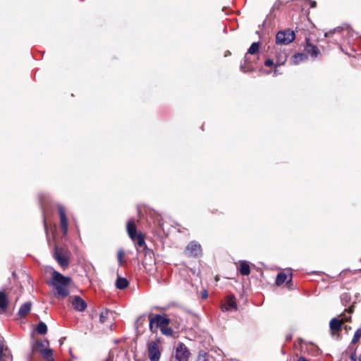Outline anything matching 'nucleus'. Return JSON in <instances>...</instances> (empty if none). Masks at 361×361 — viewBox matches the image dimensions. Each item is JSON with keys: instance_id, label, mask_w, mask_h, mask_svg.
I'll return each instance as SVG.
<instances>
[{"instance_id": "nucleus-1", "label": "nucleus", "mask_w": 361, "mask_h": 361, "mask_svg": "<svg viewBox=\"0 0 361 361\" xmlns=\"http://www.w3.org/2000/svg\"><path fill=\"white\" fill-rule=\"evenodd\" d=\"M71 281L72 280L70 277L64 276L59 272L54 271L52 272V281L49 283V285L53 286L56 288V294L58 297L64 298L69 294L68 286Z\"/></svg>"}, {"instance_id": "nucleus-2", "label": "nucleus", "mask_w": 361, "mask_h": 361, "mask_svg": "<svg viewBox=\"0 0 361 361\" xmlns=\"http://www.w3.org/2000/svg\"><path fill=\"white\" fill-rule=\"evenodd\" d=\"M170 319L166 317L157 314L149 318V329L153 333L159 328L162 334L170 336H172L173 331L169 326Z\"/></svg>"}, {"instance_id": "nucleus-3", "label": "nucleus", "mask_w": 361, "mask_h": 361, "mask_svg": "<svg viewBox=\"0 0 361 361\" xmlns=\"http://www.w3.org/2000/svg\"><path fill=\"white\" fill-rule=\"evenodd\" d=\"M295 37L293 31L289 30L279 31L276 36V42L278 44L286 45L292 42Z\"/></svg>"}, {"instance_id": "nucleus-4", "label": "nucleus", "mask_w": 361, "mask_h": 361, "mask_svg": "<svg viewBox=\"0 0 361 361\" xmlns=\"http://www.w3.org/2000/svg\"><path fill=\"white\" fill-rule=\"evenodd\" d=\"M175 357L178 361H188L190 353L184 344L178 343L176 349Z\"/></svg>"}, {"instance_id": "nucleus-5", "label": "nucleus", "mask_w": 361, "mask_h": 361, "mask_svg": "<svg viewBox=\"0 0 361 361\" xmlns=\"http://www.w3.org/2000/svg\"><path fill=\"white\" fill-rule=\"evenodd\" d=\"M159 344L156 341L150 342L148 345V355L151 361H158L160 358Z\"/></svg>"}, {"instance_id": "nucleus-6", "label": "nucleus", "mask_w": 361, "mask_h": 361, "mask_svg": "<svg viewBox=\"0 0 361 361\" xmlns=\"http://www.w3.org/2000/svg\"><path fill=\"white\" fill-rule=\"evenodd\" d=\"M201 252L202 249L200 245L195 242L189 243L185 250V255L189 257H197Z\"/></svg>"}, {"instance_id": "nucleus-7", "label": "nucleus", "mask_w": 361, "mask_h": 361, "mask_svg": "<svg viewBox=\"0 0 361 361\" xmlns=\"http://www.w3.org/2000/svg\"><path fill=\"white\" fill-rule=\"evenodd\" d=\"M70 300L73 308L77 311L82 312L87 308L86 302L79 296H72Z\"/></svg>"}, {"instance_id": "nucleus-8", "label": "nucleus", "mask_w": 361, "mask_h": 361, "mask_svg": "<svg viewBox=\"0 0 361 361\" xmlns=\"http://www.w3.org/2000/svg\"><path fill=\"white\" fill-rule=\"evenodd\" d=\"M54 257L62 267H66L68 264L67 257L63 255L62 249L56 247Z\"/></svg>"}, {"instance_id": "nucleus-9", "label": "nucleus", "mask_w": 361, "mask_h": 361, "mask_svg": "<svg viewBox=\"0 0 361 361\" xmlns=\"http://www.w3.org/2000/svg\"><path fill=\"white\" fill-rule=\"evenodd\" d=\"M223 311H235L237 310V304L233 295L227 297L226 302L221 305Z\"/></svg>"}, {"instance_id": "nucleus-10", "label": "nucleus", "mask_w": 361, "mask_h": 361, "mask_svg": "<svg viewBox=\"0 0 361 361\" xmlns=\"http://www.w3.org/2000/svg\"><path fill=\"white\" fill-rule=\"evenodd\" d=\"M8 306V294L5 290H0V314H4L7 311Z\"/></svg>"}, {"instance_id": "nucleus-11", "label": "nucleus", "mask_w": 361, "mask_h": 361, "mask_svg": "<svg viewBox=\"0 0 361 361\" xmlns=\"http://www.w3.org/2000/svg\"><path fill=\"white\" fill-rule=\"evenodd\" d=\"M59 212L60 215L61 226L62 228L63 234L66 235L68 231V220L66 218V212L62 206L59 207Z\"/></svg>"}, {"instance_id": "nucleus-12", "label": "nucleus", "mask_w": 361, "mask_h": 361, "mask_svg": "<svg viewBox=\"0 0 361 361\" xmlns=\"http://www.w3.org/2000/svg\"><path fill=\"white\" fill-rule=\"evenodd\" d=\"M344 320L348 321V318L342 317L341 319L338 318H333L329 323L330 329L334 331H339Z\"/></svg>"}, {"instance_id": "nucleus-13", "label": "nucleus", "mask_w": 361, "mask_h": 361, "mask_svg": "<svg viewBox=\"0 0 361 361\" xmlns=\"http://www.w3.org/2000/svg\"><path fill=\"white\" fill-rule=\"evenodd\" d=\"M287 54L285 51H280L277 52L276 56L275 66L278 67L283 65L287 60Z\"/></svg>"}, {"instance_id": "nucleus-14", "label": "nucleus", "mask_w": 361, "mask_h": 361, "mask_svg": "<svg viewBox=\"0 0 361 361\" xmlns=\"http://www.w3.org/2000/svg\"><path fill=\"white\" fill-rule=\"evenodd\" d=\"M305 50L309 54H310L313 57H317L320 54L319 49L316 46L310 44L308 39L307 40Z\"/></svg>"}, {"instance_id": "nucleus-15", "label": "nucleus", "mask_w": 361, "mask_h": 361, "mask_svg": "<svg viewBox=\"0 0 361 361\" xmlns=\"http://www.w3.org/2000/svg\"><path fill=\"white\" fill-rule=\"evenodd\" d=\"M32 303L30 302H26L23 303L18 311V314L21 317H25L31 310Z\"/></svg>"}, {"instance_id": "nucleus-16", "label": "nucleus", "mask_w": 361, "mask_h": 361, "mask_svg": "<svg viewBox=\"0 0 361 361\" xmlns=\"http://www.w3.org/2000/svg\"><path fill=\"white\" fill-rule=\"evenodd\" d=\"M259 47H260L259 42H253L251 44V46L250 47L247 54H245V61L249 60V57H248L249 55H254L256 53H257L259 49Z\"/></svg>"}, {"instance_id": "nucleus-17", "label": "nucleus", "mask_w": 361, "mask_h": 361, "mask_svg": "<svg viewBox=\"0 0 361 361\" xmlns=\"http://www.w3.org/2000/svg\"><path fill=\"white\" fill-rule=\"evenodd\" d=\"M240 273L243 276H247L250 274L249 263L247 261H240Z\"/></svg>"}, {"instance_id": "nucleus-18", "label": "nucleus", "mask_w": 361, "mask_h": 361, "mask_svg": "<svg viewBox=\"0 0 361 361\" xmlns=\"http://www.w3.org/2000/svg\"><path fill=\"white\" fill-rule=\"evenodd\" d=\"M127 232L131 239H134L136 233V227L133 221H128L127 223Z\"/></svg>"}, {"instance_id": "nucleus-19", "label": "nucleus", "mask_w": 361, "mask_h": 361, "mask_svg": "<svg viewBox=\"0 0 361 361\" xmlns=\"http://www.w3.org/2000/svg\"><path fill=\"white\" fill-rule=\"evenodd\" d=\"M0 361H12V358L6 352H4V343L0 341Z\"/></svg>"}, {"instance_id": "nucleus-20", "label": "nucleus", "mask_w": 361, "mask_h": 361, "mask_svg": "<svg viewBox=\"0 0 361 361\" xmlns=\"http://www.w3.org/2000/svg\"><path fill=\"white\" fill-rule=\"evenodd\" d=\"M113 315V312L108 310H102L99 314V322L101 323L106 322L108 319L110 317V316Z\"/></svg>"}, {"instance_id": "nucleus-21", "label": "nucleus", "mask_w": 361, "mask_h": 361, "mask_svg": "<svg viewBox=\"0 0 361 361\" xmlns=\"http://www.w3.org/2000/svg\"><path fill=\"white\" fill-rule=\"evenodd\" d=\"M306 59V56L304 54H296L291 59V63L293 64H298L300 62L303 61Z\"/></svg>"}, {"instance_id": "nucleus-22", "label": "nucleus", "mask_w": 361, "mask_h": 361, "mask_svg": "<svg viewBox=\"0 0 361 361\" xmlns=\"http://www.w3.org/2000/svg\"><path fill=\"white\" fill-rule=\"evenodd\" d=\"M40 353L47 361H54L52 356L53 351L51 348H49L47 349L43 350V351Z\"/></svg>"}, {"instance_id": "nucleus-23", "label": "nucleus", "mask_w": 361, "mask_h": 361, "mask_svg": "<svg viewBox=\"0 0 361 361\" xmlns=\"http://www.w3.org/2000/svg\"><path fill=\"white\" fill-rule=\"evenodd\" d=\"M49 343L47 340L37 341L36 349L39 352H42L43 350L49 348Z\"/></svg>"}, {"instance_id": "nucleus-24", "label": "nucleus", "mask_w": 361, "mask_h": 361, "mask_svg": "<svg viewBox=\"0 0 361 361\" xmlns=\"http://www.w3.org/2000/svg\"><path fill=\"white\" fill-rule=\"evenodd\" d=\"M128 285V281L125 278H118L116 281V286L118 289H124Z\"/></svg>"}, {"instance_id": "nucleus-25", "label": "nucleus", "mask_w": 361, "mask_h": 361, "mask_svg": "<svg viewBox=\"0 0 361 361\" xmlns=\"http://www.w3.org/2000/svg\"><path fill=\"white\" fill-rule=\"evenodd\" d=\"M131 240H133L134 242H136V243L137 244V245L139 247H144L146 245L144 237L142 236V235L141 233H138V234L135 235V238L131 239Z\"/></svg>"}, {"instance_id": "nucleus-26", "label": "nucleus", "mask_w": 361, "mask_h": 361, "mask_svg": "<svg viewBox=\"0 0 361 361\" xmlns=\"http://www.w3.org/2000/svg\"><path fill=\"white\" fill-rule=\"evenodd\" d=\"M131 240H133L134 242H136V243L137 244V245L139 247H144L146 245L144 237L142 236V235L141 233H138V234L135 235V238L131 239Z\"/></svg>"}, {"instance_id": "nucleus-27", "label": "nucleus", "mask_w": 361, "mask_h": 361, "mask_svg": "<svg viewBox=\"0 0 361 361\" xmlns=\"http://www.w3.org/2000/svg\"><path fill=\"white\" fill-rule=\"evenodd\" d=\"M36 330L39 334H45L47 331V326L45 323L40 322L37 324Z\"/></svg>"}, {"instance_id": "nucleus-28", "label": "nucleus", "mask_w": 361, "mask_h": 361, "mask_svg": "<svg viewBox=\"0 0 361 361\" xmlns=\"http://www.w3.org/2000/svg\"><path fill=\"white\" fill-rule=\"evenodd\" d=\"M287 279V276L284 273H279L276 279V284L277 286H281L282 283H283Z\"/></svg>"}, {"instance_id": "nucleus-29", "label": "nucleus", "mask_w": 361, "mask_h": 361, "mask_svg": "<svg viewBox=\"0 0 361 361\" xmlns=\"http://www.w3.org/2000/svg\"><path fill=\"white\" fill-rule=\"evenodd\" d=\"M360 338H361V329L359 328L355 332L354 336H353V338L352 339V343L353 344L357 343L359 341Z\"/></svg>"}, {"instance_id": "nucleus-30", "label": "nucleus", "mask_w": 361, "mask_h": 361, "mask_svg": "<svg viewBox=\"0 0 361 361\" xmlns=\"http://www.w3.org/2000/svg\"><path fill=\"white\" fill-rule=\"evenodd\" d=\"M117 258L120 265L124 263V252L123 250H119L117 253Z\"/></svg>"}, {"instance_id": "nucleus-31", "label": "nucleus", "mask_w": 361, "mask_h": 361, "mask_svg": "<svg viewBox=\"0 0 361 361\" xmlns=\"http://www.w3.org/2000/svg\"><path fill=\"white\" fill-rule=\"evenodd\" d=\"M197 361H209L207 354L204 352H200L198 354Z\"/></svg>"}, {"instance_id": "nucleus-32", "label": "nucleus", "mask_w": 361, "mask_h": 361, "mask_svg": "<svg viewBox=\"0 0 361 361\" xmlns=\"http://www.w3.org/2000/svg\"><path fill=\"white\" fill-rule=\"evenodd\" d=\"M264 65L266 66H268V67H270V66H275V62L274 61L273 59H268L265 61L264 62Z\"/></svg>"}, {"instance_id": "nucleus-33", "label": "nucleus", "mask_w": 361, "mask_h": 361, "mask_svg": "<svg viewBox=\"0 0 361 361\" xmlns=\"http://www.w3.org/2000/svg\"><path fill=\"white\" fill-rule=\"evenodd\" d=\"M207 297H208V293H207V290H204V291L202 293V298L203 299H206V298H207Z\"/></svg>"}, {"instance_id": "nucleus-34", "label": "nucleus", "mask_w": 361, "mask_h": 361, "mask_svg": "<svg viewBox=\"0 0 361 361\" xmlns=\"http://www.w3.org/2000/svg\"><path fill=\"white\" fill-rule=\"evenodd\" d=\"M355 357H356V356H355V354H353V355H351L350 358H351V360H355Z\"/></svg>"}, {"instance_id": "nucleus-35", "label": "nucleus", "mask_w": 361, "mask_h": 361, "mask_svg": "<svg viewBox=\"0 0 361 361\" xmlns=\"http://www.w3.org/2000/svg\"><path fill=\"white\" fill-rule=\"evenodd\" d=\"M316 6V2L315 1H312L311 3V7H314Z\"/></svg>"}, {"instance_id": "nucleus-36", "label": "nucleus", "mask_w": 361, "mask_h": 361, "mask_svg": "<svg viewBox=\"0 0 361 361\" xmlns=\"http://www.w3.org/2000/svg\"><path fill=\"white\" fill-rule=\"evenodd\" d=\"M358 361H361V354L359 356Z\"/></svg>"}, {"instance_id": "nucleus-37", "label": "nucleus", "mask_w": 361, "mask_h": 361, "mask_svg": "<svg viewBox=\"0 0 361 361\" xmlns=\"http://www.w3.org/2000/svg\"><path fill=\"white\" fill-rule=\"evenodd\" d=\"M274 74L276 75L277 74V71L276 70L274 71Z\"/></svg>"}]
</instances>
